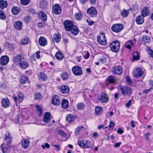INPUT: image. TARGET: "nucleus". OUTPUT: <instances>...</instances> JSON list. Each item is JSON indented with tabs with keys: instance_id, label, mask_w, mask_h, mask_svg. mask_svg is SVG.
Instances as JSON below:
<instances>
[{
	"instance_id": "f257e3e1",
	"label": "nucleus",
	"mask_w": 153,
	"mask_h": 153,
	"mask_svg": "<svg viewBox=\"0 0 153 153\" xmlns=\"http://www.w3.org/2000/svg\"><path fill=\"white\" fill-rule=\"evenodd\" d=\"M111 50L114 52L117 53L119 50L120 43L118 41H113L109 45Z\"/></svg>"
},
{
	"instance_id": "f03ea898",
	"label": "nucleus",
	"mask_w": 153,
	"mask_h": 153,
	"mask_svg": "<svg viewBox=\"0 0 153 153\" xmlns=\"http://www.w3.org/2000/svg\"><path fill=\"white\" fill-rule=\"evenodd\" d=\"M120 89L122 94L125 96H130L131 94V88L127 86H120Z\"/></svg>"
},
{
	"instance_id": "7ed1b4c3",
	"label": "nucleus",
	"mask_w": 153,
	"mask_h": 153,
	"mask_svg": "<svg viewBox=\"0 0 153 153\" xmlns=\"http://www.w3.org/2000/svg\"><path fill=\"white\" fill-rule=\"evenodd\" d=\"M123 28V24L120 23L114 24L111 27V30L116 33H119L121 31Z\"/></svg>"
},
{
	"instance_id": "20e7f679",
	"label": "nucleus",
	"mask_w": 153,
	"mask_h": 153,
	"mask_svg": "<svg viewBox=\"0 0 153 153\" xmlns=\"http://www.w3.org/2000/svg\"><path fill=\"white\" fill-rule=\"evenodd\" d=\"M133 76L137 78H140L143 74V71L139 68H135L133 72Z\"/></svg>"
},
{
	"instance_id": "39448f33",
	"label": "nucleus",
	"mask_w": 153,
	"mask_h": 153,
	"mask_svg": "<svg viewBox=\"0 0 153 153\" xmlns=\"http://www.w3.org/2000/svg\"><path fill=\"white\" fill-rule=\"evenodd\" d=\"M78 145L84 148H89L91 147L92 144L89 141L82 140L78 142Z\"/></svg>"
},
{
	"instance_id": "423d86ee",
	"label": "nucleus",
	"mask_w": 153,
	"mask_h": 153,
	"mask_svg": "<svg viewBox=\"0 0 153 153\" xmlns=\"http://www.w3.org/2000/svg\"><path fill=\"white\" fill-rule=\"evenodd\" d=\"M72 71L73 74L76 76H80L82 73L81 68L78 65L74 66L72 68Z\"/></svg>"
},
{
	"instance_id": "0eeeda50",
	"label": "nucleus",
	"mask_w": 153,
	"mask_h": 153,
	"mask_svg": "<svg viewBox=\"0 0 153 153\" xmlns=\"http://www.w3.org/2000/svg\"><path fill=\"white\" fill-rule=\"evenodd\" d=\"M13 140V137L11 134L8 131H7L5 135L4 142L7 144H10Z\"/></svg>"
},
{
	"instance_id": "6e6552de",
	"label": "nucleus",
	"mask_w": 153,
	"mask_h": 153,
	"mask_svg": "<svg viewBox=\"0 0 153 153\" xmlns=\"http://www.w3.org/2000/svg\"><path fill=\"white\" fill-rule=\"evenodd\" d=\"M64 25L66 30L69 31L71 28L74 26V22L71 20H67L64 21Z\"/></svg>"
},
{
	"instance_id": "1a4fd4ad",
	"label": "nucleus",
	"mask_w": 153,
	"mask_h": 153,
	"mask_svg": "<svg viewBox=\"0 0 153 153\" xmlns=\"http://www.w3.org/2000/svg\"><path fill=\"white\" fill-rule=\"evenodd\" d=\"M87 13L90 17H95L97 14L96 9L94 7H91L88 9Z\"/></svg>"
},
{
	"instance_id": "9d476101",
	"label": "nucleus",
	"mask_w": 153,
	"mask_h": 153,
	"mask_svg": "<svg viewBox=\"0 0 153 153\" xmlns=\"http://www.w3.org/2000/svg\"><path fill=\"white\" fill-rule=\"evenodd\" d=\"M61 7L59 4H55L52 7L53 12L56 14H59L61 12Z\"/></svg>"
},
{
	"instance_id": "9b49d317",
	"label": "nucleus",
	"mask_w": 153,
	"mask_h": 153,
	"mask_svg": "<svg viewBox=\"0 0 153 153\" xmlns=\"http://www.w3.org/2000/svg\"><path fill=\"white\" fill-rule=\"evenodd\" d=\"M111 72L114 74L120 75L123 73V69L120 66H116L112 68Z\"/></svg>"
},
{
	"instance_id": "f8f14e48",
	"label": "nucleus",
	"mask_w": 153,
	"mask_h": 153,
	"mask_svg": "<svg viewBox=\"0 0 153 153\" xmlns=\"http://www.w3.org/2000/svg\"><path fill=\"white\" fill-rule=\"evenodd\" d=\"M102 37L98 36L97 38V40L98 42L101 45H104L106 44L107 41L105 38V36L104 33L101 34Z\"/></svg>"
},
{
	"instance_id": "ddd939ff",
	"label": "nucleus",
	"mask_w": 153,
	"mask_h": 153,
	"mask_svg": "<svg viewBox=\"0 0 153 153\" xmlns=\"http://www.w3.org/2000/svg\"><path fill=\"white\" fill-rule=\"evenodd\" d=\"M99 101L102 103H106L108 101V97L106 94H102L98 97Z\"/></svg>"
},
{
	"instance_id": "4468645a",
	"label": "nucleus",
	"mask_w": 153,
	"mask_h": 153,
	"mask_svg": "<svg viewBox=\"0 0 153 153\" xmlns=\"http://www.w3.org/2000/svg\"><path fill=\"white\" fill-rule=\"evenodd\" d=\"M24 59L23 56L21 54L17 55L13 57V62L15 64L19 65L20 62H21V60Z\"/></svg>"
},
{
	"instance_id": "2eb2a0df",
	"label": "nucleus",
	"mask_w": 153,
	"mask_h": 153,
	"mask_svg": "<svg viewBox=\"0 0 153 153\" xmlns=\"http://www.w3.org/2000/svg\"><path fill=\"white\" fill-rule=\"evenodd\" d=\"M9 60V58L7 56H3L0 59V64L2 65H5L8 63Z\"/></svg>"
},
{
	"instance_id": "dca6fc26",
	"label": "nucleus",
	"mask_w": 153,
	"mask_h": 153,
	"mask_svg": "<svg viewBox=\"0 0 153 153\" xmlns=\"http://www.w3.org/2000/svg\"><path fill=\"white\" fill-rule=\"evenodd\" d=\"M115 80L116 78L115 76L112 75L109 76L106 79V84L108 86L109 84H114Z\"/></svg>"
},
{
	"instance_id": "f3484780",
	"label": "nucleus",
	"mask_w": 153,
	"mask_h": 153,
	"mask_svg": "<svg viewBox=\"0 0 153 153\" xmlns=\"http://www.w3.org/2000/svg\"><path fill=\"white\" fill-rule=\"evenodd\" d=\"M61 92L63 94H67L69 91V87L66 85H63L60 86Z\"/></svg>"
},
{
	"instance_id": "a211bd4d",
	"label": "nucleus",
	"mask_w": 153,
	"mask_h": 153,
	"mask_svg": "<svg viewBox=\"0 0 153 153\" xmlns=\"http://www.w3.org/2000/svg\"><path fill=\"white\" fill-rule=\"evenodd\" d=\"M69 31H70L72 34L74 36H76L79 33V30L78 27L74 25Z\"/></svg>"
},
{
	"instance_id": "6ab92c4d",
	"label": "nucleus",
	"mask_w": 153,
	"mask_h": 153,
	"mask_svg": "<svg viewBox=\"0 0 153 153\" xmlns=\"http://www.w3.org/2000/svg\"><path fill=\"white\" fill-rule=\"evenodd\" d=\"M52 103L55 105H58L60 103V101L58 96L55 95L53 97L52 99Z\"/></svg>"
},
{
	"instance_id": "aec40b11",
	"label": "nucleus",
	"mask_w": 153,
	"mask_h": 153,
	"mask_svg": "<svg viewBox=\"0 0 153 153\" xmlns=\"http://www.w3.org/2000/svg\"><path fill=\"white\" fill-rule=\"evenodd\" d=\"M22 25L23 24L22 22L18 21L14 22V26L16 29L19 30L22 29Z\"/></svg>"
},
{
	"instance_id": "412c9836",
	"label": "nucleus",
	"mask_w": 153,
	"mask_h": 153,
	"mask_svg": "<svg viewBox=\"0 0 153 153\" xmlns=\"http://www.w3.org/2000/svg\"><path fill=\"white\" fill-rule=\"evenodd\" d=\"M39 42L40 45L44 46L47 45V41L45 37L41 36L39 39Z\"/></svg>"
},
{
	"instance_id": "4be33fe9",
	"label": "nucleus",
	"mask_w": 153,
	"mask_h": 153,
	"mask_svg": "<svg viewBox=\"0 0 153 153\" xmlns=\"http://www.w3.org/2000/svg\"><path fill=\"white\" fill-rule=\"evenodd\" d=\"M7 143L4 142L1 146L2 151L3 153L7 152L10 148V146Z\"/></svg>"
},
{
	"instance_id": "5701e85b",
	"label": "nucleus",
	"mask_w": 153,
	"mask_h": 153,
	"mask_svg": "<svg viewBox=\"0 0 153 153\" xmlns=\"http://www.w3.org/2000/svg\"><path fill=\"white\" fill-rule=\"evenodd\" d=\"M40 7L42 9H47L48 7V2L46 0H41L39 4Z\"/></svg>"
},
{
	"instance_id": "b1692460",
	"label": "nucleus",
	"mask_w": 153,
	"mask_h": 153,
	"mask_svg": "<svg viewBox=\"0 0 153 153\" xmlns=\"http://www.w3.org/2000/svg\"><path fill=\"white\" fill-rule=\"evenodd\" d=\"M149 12V8L148 7H144L141 11V15L143 17H145L148 15Z\"/></svg>"
},
{
	"instance_id": "393cba45",
	"label": "nucleus",
	"mask_w": 153,
	"mask_h": 153,
	"mask_svg": "<svg viewBox=\"0 0 153 153\" xmlns=\"http://www.w3.org/2000/svg\"><path fill=\"white\" fill-rule=\"evenodd\" d=\"M10 102L8 99L4 98L2 101V105L3 107L5 108L8 107L10 105Z\"/></svg>"
},
{
	"instance_id": "a878e982",
	"label": "nucleus",
	"mask_w": 153,
	"mask_h": 153,
	"mask_svg": "<svg viewBox=\"0 0 153 153\" xmlns=\"http://www.w3.org/2000/svg\"><path fill=\"white\" fill-rule=\"evenodd\" d=\"M75 119L74 116L72 114H69L67 115L66 120L69 123L73 122L74 121Z\"/></svg>"
},
{
	"instance_id": "bb28decb",
	"label": "nucleus",
	"mask_w": 153,
	"mask_h": 153,
	"mask_svg": "<svg viewBox=\"0 0 153 153\" xmlns=\"http://www.w3.org/2000/svg\"><path fill=\"white\" fill-rule=\"evenodd\" d=\"M141 15H139L137 17L136 19V22L138 25L143 24L144 22V18Z\"/></svg>"
},
{
	"instance_id": "cd10ccee",
	"label": "nucleus",
	"mask_w": 153,
	"mask_h": 153,
	"mask_svg": "<svg viewBox=\"0 0 153 153\" xmlns=\"http://www.w3.org/2000/svg\"><path fill=\"white\" fill-rule=\"evenodd\" d=\"M39 17L44 22L47 20V17L46 14L44 12L41 11L39 13Z\"/></svg>"
},
{
	"instance_id": "c85d7f7f",
	"label": "nucleus",
	"mask_w": 153,
	"mask_h": 153,
	"mask_svg": "<svg viewBox=\"0 0 153 153\" xmlns=\"http://www.w3.org/2000/svg\"><path fill=\"white\" fill-rule=\"evenodd\" d=\"M28 82V77L26 76H22L20 78V83L21 84H24Z\"/></svg>"
},
{
	"instance_id": "c756f323",
	"label": "nucleus",
	"mask_w": 153,
	"mask_h": 153,
	"mask_svg": "<svg viewBox=\"0 0 153 153\" xmlns=\"http://www.w3.org/2000/svg\"><path fill=\"white\" fill-rule=\"evenodd\" d=\"M51 114L48 112H46L44 115V122L45 123H48L50 120Z\"/></svg>"
},
{
	"instance_id": "7c9ffc66",
	"label": "nucleus",
	"mask_w": 153,
	"mask_h": 153,
	"mask_svg": "<svg viewBox=\"0 0 153 153\" xmlns=\"http://www.w3.org/2000/svg\"><path fill=\"white\" fill-rule=\"evenodd\" d=\"M95 114L97 115H99L102 114V108L99 106H97L95 107Z\"/></svg>"
},
{
	"instance_id": "2f4dec72",
	"label": "nucleus",
	"mask_w": 153,
	"mask_h": 153,
	"mask_svg": "<svg viewBox=\"0 0 153 153\" xmlns=\"http://www.w3.org/2000/svg\"><path fill=\"white\" fill-rule=\"evenodd\" d=\"M19 66L22 69H25L28 68L29 65L25 61H22L19 64Z\"/></svg>"
},
{
	"instance_id": "473e14b6",
	"label": "nucleus",
	"mask_w": 153,
	"mask_h": 153,
	"mask_svg": "<svg viewBox=\"0 0 153 153\" xmlns=\"http://www.w3.org/2000/svg\"><path fill=\"white\" fill-rule=\"evenodd\" d=\"M68 102L67 100H62L61 102V105L63 108L66 109L68 107Z\"/></svg>"
},
{
	"instance_id": "72a5a7b5",
	"label": "nucleus",
	"mask_w": 153,
	"mask_h": 153,
	"mask_svg": "<svg viewBox=\"0 0 153 153\" xmlns=\"http://www.w3.org/2000/svg\"><path fill=\"white\" fill-rule=\"evenodd\" d=\"M22 146L24 149L27 148L29 145V141L27 140L23 139L22 141Z\"/></svg>"
},
{
	"instance_id": "f704fd0d",
	"label": "nucleus",
	"mask_w": 153,
	"mask_h": 153,
	"mask_svg": "<svg viewBox=\"0 0 153 153\" xmlns=\"http://www.w3.org/2000/svg\"><path fill=\"white\" fill-rule=\"evenodd\" d=\"M60 76L63 80H66L68 79L69 75L67 72H64L60 74Z\"/></svg>"
},
{
	"instance_id": "c9c22d12",
	"label": "nucleus",
	"mask_w": 153,
	"mask_h": 153,
	"mask_svg": "<svg viewBox=\"0 0 153 153\" xmlns=\"http://www.w3.org/2000/svg\"><path fill=\"white\" fill-rule=\"evenodd\" d=\"M12 13L15 15H17L20 12L19 8L17 7H13L11 9Z\"/></svg>"
},
{
	"instance_id": "e433bc0d",
	"label": "nucleus",
	"mask_w": 153,
	"mask_h": 153,
	"mask_svg": "<svg viewBox=\"0 0 153 153\" xmlns=\"http://www.w3.org/2000/svg\"><path fill=\"white\" fill-rule=\"evenodd\" d=\"M7 5V2L3 0L0 1V8L1 9H3L6 7Z\"/></svg>"
},
{
	"instance_id": "4c0bfd02",
	"label": "nucleus",
	"mask_w": 153,
	"mask_h": 153,
	"mask_svg": "<svg viewBox=\"0 0 153 153\" xmlns=\"http://www.w3.org/2000/svg\"><path fill=\"white\" fill-rule=\"evenodd\" d=\"M133 45L134 44L132 42L131 40H129L124 44V46L129 49H131V45Z\"/></svg>"
},
{
	"instance_id": "58836bf2",
	"label": "nucleus",
	"mask_w": 153,
	"mask_h": 153,
	"mask_svg": "<svg viewBox=\"0 0 153 153\" xmlns=\"http://www.w3.org/2000/svg\"><path fill=\"white\" fill-rule=\"evenodd\" d=\"M56 58L59 60H61L63 58V56L60 52H58L55 54Z\"/></svg>"
},
{
	"instance_id": "ea45409f",
	"label": "nucleus",
	"mask_w": 153,
	"mask_h": 153,
	"mask_svg": "<svg viewBox=\"0 0 153 153\" xmlns=\"http://www.w3.org/2000/svg\"><path fill=\"white\" fill-rule=\"evenodd\" d=\"M142 41L145 44L148 43L150 42V39L149 36H143L142 39Z\"/></svg>"
},
{
	"instance_id": "a19ab883",
	"label": "nucleus",
	"mask_w": 153,
	"mask_h": 153,
	"mask_svg": "<svg viewBox=\"0 0 153 153\" xmlns=\"http://www.w3.org/2000/svg\"><path fill=\"white\" fill-rule=\"evenodd\" d=\"M133 60H137L140 59V56L139 52H135L133 53Z\"/></svg>"
},
{
	"instance_id": "79ce46f5",
	"label": "nucleus",
	"mask_w": 153,
	"mask_h": 153,
	"mask_svg": "<svg viewBox=\"0 0 153 153\" xmlns=\"http://www.w3.org/2000/svg\"><path fill=\"white\" fill-rule=\"evenodd\" d=\"M37 113L39 116H41L42 114V110L41 107L38 105H36Z\"/></svg>"
},
{
	"instance_id": "37998d69",
	"label": "nucleus",
	"mask_w": 153,
	"mask_h": 153,
	"mask_svg": "<svg viewBox=\"0 0 153 153\" xmlns=\"http://www.w3.org/2000/svg\"><path fill=\"white\" fill-rule=\"evenodd\" d=\"M121 15L123 17H126L128 14V10L123 9L121 12Z\"/></svg>"
},
{
	"instance_id": "c03bdc74",
	"label": "nucleus",
	"mask_w": 153,
	"mask_h": 153,
	"mask_svg": "<svg viewBox=\"0 0 153 153\" xmlns=\"http://www.w3.org/2000/svg\"><path fill=\"white\" fill-rule=\"evenodd\" d=\"M29 42V39L26 37L22 39L21 41V43L22 45H25L28 44Z\"/></svg>"
},
{
	"instance_id": "a18cd8bd",
	"label": "nucleus",
	"mask_w": 153,
	"mask_h": 153,
	"mask_svg": "<svg viewBox=\"0 0 153 153\" xmlns=\"http://www.w3.org/2000/svg\"><path fill=\"white\" fill-rule=\"evenodd\" d=\"M53 39L57 42H59L61 39V37L59 34H54L53 35Z\"/></svg>"
},
{
	"instance_id": "49530a36",
	"label": "nucleus",
	"mask_w": 153,
	"mask_h": 153,
	"mask_svg": "<svg viewBox=\"0 0 153 153\" xmlns=\"http://www.w3.org/2000/svg\"><path fill=\"white\" fill-rule=\"evenodd\" d=\"M5 44L6 45L8 46L7 48L9 51H11L13 50V44L8 42H6Z\"/></svg>"
},
{
	"instance_id": "de8ad7c7",
	"label": "nucleus",
	"mask_w": 153,
	"mask_h": 153,
	"mask_svg": "<svg viewBox=\"0 0 153 153\" xmlns=\"http://www.w3.org/2000/svg\"><path fill=\"white\" fill-rule=\"evenodd\" d=\"M39 77L40 78V79L41 80H45L47 79V76L45 75V74L43 72H41L39 74Z\"/></svg>"
},
{
	"instance_id": "09e8293b",
	"label": "nucleus",
	"mask_w": 153,
	"mask_h": 153,
	"mask_svg": "<svg viewBox=\"0 0 153 153\" xmlns=\"http://www.w3.org/2000/svg\"><path fill=\"white\" fill-rule=\"evenodd\" d=\"M76 107L78 109L81 110L84 108L85 105L82 103H79L76 105Z\"/></svg>"
},
{
	"instance_id": "8fccbe9b",
	"label": "nucleus",
	"mask_w": 153,
	"mask_h": 153,
	"mask_svg": "<svg viewBox=\"0 0 153 153\" xmlns=\"http://www.w3.org/2000/svg\"><path fill=\"white\" fill-rule=\"evenodd\" d=\"M74 16L75 18L77 20H80L82 18V15L80 13H75Z\"/></svg>"
},
{
	"instance_id": "3c124183",
	"label": "nucleus",
	"mask_w": 153,
	"mask_h": 153,
	"mask_svg": "<svg viewBox=\"0 0 153 153\" xmlns=\"http://www.w3.org/2000/svg\"><path fill=\"white\" fill-rule=\"evenodd\" d=\"M83 55L84 59H86L89 58L90 54L88 51H86L84 52Z\"/></svg>"
},
{
	"instance_id": "603ef678",
	"label": "nucleus",
	"mask_w": 153,
	"mask_h": 153,
	"mask_svg": "<svg viewBox=\"0 0 153 153\" xmlns=\"http://www.w3.org/2000/svg\"><path fill=\"white\" fill-rule=\"evenodd\" d=\"M34 95L35 99L36 100H39L41 98V96L39 93H36Z\"/></svg>"
},
{
	"instance_id": "864d4df0",
	"label": "nucleus",
	"mask_w": 153,
	"mask_h": 153,
	"mask_svg": "<svg viewBox=\"0 0 153 153\" xmlns=\"http://www.w3.org/2000/svg\"><path fill=\"white\" fill-rule=\"evenodd\" d=\"M31 18L30 16H25L24 18V20L26 23H28L30 21Z\"/></svg>"
},
{
	"instance_id": "5fc2aeb1",
	"label": "nucleus",
	"mask_w": 153,
	"mask_h": 153,
	"mask_svg": "<svg viewBox=\"0 0 153 153\" xmlns=\"http://www.w3.org/2000/svg\"><path fill=\"white\" fill-rule=\"evenodd\" d=\"M30 0H21V3L23 5H27L30 2Z\"/></svg>"
},
{
	"instance_id": "6e6d98bb",
	"label": "nucleus",
	"mask_w": 153,
	"mask_h": 153,
	"mask_svg": "<svg viewBox=\"0 0 153 153\" xmlns=\"http://www.w3.org/2000/svg\"><path fill=\"white\" fill-rule=\"evenodd\" d=\"M24 99V96L22 94L19 93L18 94V100L20 102H21Z\"/></svg>"
},
{
	"instance_id": "4d7b16f0",
	"label": "nucleus",
	"mask_w": 153,
	"mask_h": 153,
	"mask_svg": "<svg viewBox=\"0 0 153 153\" xmlns=\"http://www.w3.org/2000/svg\"><path fill=\"white\" fill-rule=\"evenodd\" d=\"M58 133L59 135L64 137H65L67 136V134H66L63 131L61 130H59V131Z\"/></svg>"
},
{
	"instance_id": "13d9d810",
	"label": "nucleus",
	"mask_w": 153,
	"mask_h": 153,
	"mask_svg": "<svg viewBox=\"0 0 153 153\" xmlns=\"http://www.w3.org/2000/svg\"><path fill=\"white\" fill-rule=\"evenodd\" d=\"M84 128L83 126H81L78 127L76 129L75 133L76 134L79 133V132L82 130V129Z\"/></svg>"
},
{
	"instance_id": "bf43d9fd",
	"label": "nucleus",
	"mask_w": 153,
	"mask_h": 153,
	"mask_svg": "<svg viewBox=\"0 0 153 153\" xmlns=\"http://www.w3.org/2000/svg\"><path fill=\"white\" fill-rule=\"evenodd\" d=\"M0 18L2 19H4L5 18L4 13L1 10H0Z\"/></svg>"
},
{
	"instance_id": "052dcab7",
	"label": "nucleus",
	"mask_w": 153,
	"mask_h": 153,
	"mask_svg": "<svg viewBox=\"0 0 153 153\" xmlns=\"http://www.w3.org/2000/svg\"><path fill=\"white\" fill-rule=\"evenodd\" d=\"M115 125V123L114 122H113L112 121H110L109 125L108 126L106 127H105V128H107L108 127L109 128H111L112 127H114Z\"/></svg>"
},
{
	"instance_id": "680f3d73",
	"label": "nucleus",
	"mask_w": 153,
	"mask_h": 153,
	"mask_svg": "<svg viewBox=\"0 0 153 153\" xmlns=\"http://www.w3.org/2000/svg\"><path fill=\"white\" fill-rule=\"evenodd\" d=\"M30 60L31 62L33 64H35L36 62L35 57L33 56H30Z\"/></svg>"
},
{
	"instance_id": "e2e57ef3",
	"label": "nucleus",
	"mask_w": 153,
	"mask_h": 153,
	"mask_svg": "<svg viewBox=\"0 0 153 153\" xmlns=\"http://www.w3.org/2000/svg\"><path fill=\"white\" fill-rule=\"evenodd\" d=\"M53 146L56 148V151H58L60 150V146L59 145H53Z\"/></svg>"
},
{
	"instance_id": "0e129e2a",
	"label": "nucleus",
	"mask_w": 153,
	"mask_h": 153,
	"mask_svg": "<svg viewBox=\"0 0 153 153\" xmlns=\"http://www.w3.org/2000/svg\"><path fill=\"white\" fill-rule=\"evenodd\" d=\"M42 147L43 149L45 148V147H46L47 148H49L50 147V146L48 143H46L45 144V145H42Z\"/></svg>"
},
{
	"instance_id": "69168bd1",
	"label": "nucleus",
	"mask_w": 153,
	"mask_h": 153,
	"mask_svg": "<svg viewBox=\"0 0 153 153\" xmlns=\"http://www.w3.org/2000/svg\"><path fill=\"white\" fill-rule=\"evenodd\" d=\"M153 88H151L149 89L144 90L143 91V93L144 94H147L148 93L151 91V90Z\"/></svg>"
},
{
	"instance_id": "338daca9",
	"label": "nucleus",
	"mask_w": 153,
	"mask_h": 153,
	"mask_svg": "<svg viewBox=\"0 0 153 153\" xmlns=\"http://www.w3.org/2000/svg\"><path fill=\"white\" fill-rule=\"evenodd\" d=\"M99 61L102 63H104L106 62V58L105 57L101 58L100 59Z\"/></svg>"
},
{
	"instance_id": "774afa93",
	"label": "nucleus",
	"mask_w": 153,
	"mask_h": 153,
	"mask_svg": "<svg viewBox=\"0 0 153 153\" xmlns=\"http://www.w3.org/2000/svg\"><path fill=\"white\" fill-rule=\"evenodd\" d=\"M131 100H129L128 102L126 103V105L127 107L128 108L131 105Z\"/></svg>"
}]
</instances>
